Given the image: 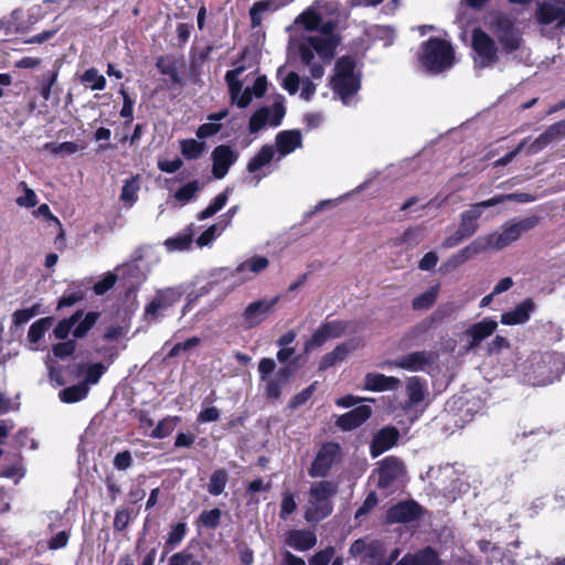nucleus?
Returning a JSON list of instances; mask_svg holds the SVG:
<instances>
[{"label":"nucleus","mask_w":565,"mask_h":565,"mask_svg":"<svg viewBox=\"0 0 565 565\" xmlns=\"http://www.w3.org/2000/svg\"><path fill=\"white\" fill-rule=\"evenodd\" d=\"M417 58L426 72L440 74L454 65L455 50L449 41L431 36L420 44Z\"/></svg>","instance_id":"f257e3e1"},{"label":"nucleus","mask_w":565,"mask_h":565,"mask_svg":"<svg viewBox=\"0 0 565 565\" xmlns=\"http://www.w3.org/2000/svg\"><path fill=\"white\" fill-rule=\"evenodd\" d=\"M338 492V486L329 480L315 482L309 490V499L305 511L308 523H318L333 512L332 498Z\"/></svg>","instance_id":"f03ea898"},{"label":"nucleus","mask_w":565,"mask_h":565,"mask_svg":"<svg viewBox=\"0 0 565 565\" xmlns=\"http://www.w3.org/2000/svg\"><path fill=\"white\" fill-rule=\"evenodd\" d=\"M343 457L341 445L330 440L321 444L317 450L315 458L308 469L311 478H326L332 468L341 462Z\"/></svg>","instance_id":"7ed1b4c3"},{"label":"nucleus","mask_w":565,"mask_h":565,"mask_svg":"<svg viewBox=\"0 0 565 565\" xmlns=\"http://www.w3.org/2000/svg\"><path fill=\"white\" fill-rule=\"evenodd\" d=\"M471 47L476 54L473 56L476 67L487 68L499 62L498 46L494 40L481 28L472 30Z\"/></svg>","instance_id":"20e7f679"},{"label":"nucleus","mask_w":565,"mask_h":565,"mask_svg":"<svg viewBox=\"0 0 565 565\" xmlns=\"http://www.w3.org/2000/svg\"><path fill=\"white\" fill-rule=\"evenodd\" d=\"M184 295L181 286L167 287L156 291L152 300L145 307V319L147 321H158L163 312L174 307Z\"/></svg>","instance_id":"39448f33"},{"label":"nucleus","mask_w":565,"mask_h":565,"mask_svg":"<svg viewBox=\"0 0 565 565\" xmlns=\"http://www.w3.org/2000/svg\"><path fill=\"white\" fill-rule=\"evenodd\" d=\"M285 115V97L282 95H277L270 107H259L252 114L248 122V130L250 134H256L267 124L277 127L281 124Z\"/></svg>","instance_id":"423d86ee"},{"label":"nucleus","mask_w":565,"mask_h":565,"mask_svg":"<svg viewBox=\"0 0 565 565\" xmlns=\"http://www.w3.org/2000/svg\"><path fill=\"white\" fill-rule=\"evenodd\" d=\"M279 300L280 296H275L270 299L263 298L250 302L241 316L243 328L250 330L260 326L273 315Z\"/></svg>","instance_id":"0eeeda50"},{"label":"nucleus","mask_w":565,"mask_h":565,"mask_svg":"<svg viewBox=\"0 0 565 565\" xmlns=\"http://www.w3.org/2000/svg\"><path fill=\"white\" fill-rule=\"evenodd\" d=\"M437 354L431 351H414L396 360H387L382 366L398 367L409 372H427L436 362Z\"/></svg>","instance_id":"6e6552de"},{"label":"nucleus","mask_w":565,"mask_h":565,"mask_svg":"<svg viewBox=\"0 0 565 565\" xmlns=\"http://www.w3.org/2000/svg\"><path fill=\"white\" fill-rule=\"evenodd\" d=\"M373 473L377 475L376 488L387 490L405 475V465L399 458L387 456L379 462Z\"/></svg>","instance_id":"1a4fd4ad"},{"label":"nucleus","mask_w":565,"mask_h":565,"mask_svg":"<svg viewBox=\"0 0 565 565\" xmlns=\"http://www.w3.org/2000/svg\"><path fill=\"white\" fill-rule=\"evenodd\" d=\"M349 327V322L344 320H332L322 322L319 328L308 339L303 349L310 352L317 348L322 347L329 339H337L342 337Z\"/></svg>","instance_id":"9d476101"},{"label":"nucleus","mask_w":565,"mask_h":565,"mask_svg":"<svg viewBox=\"0 0 565 565\" xmlns=\"http://www.w3.org/2000/svg\"><path fill=\"white\" fill-rule=\"evenodd\" d=\"M492 25L499 43L507 53H512L521 46L522 39L508 17L500 15L495 18Z\"/></svg>","instance_id":"9b49d317"},{"label":"nucleus","mask_w":565,"mask_h":565,"mask_svg":"<svg viewBox=\"0 0 565 565\" xmlns=\"http://www.w3.org/2000/svg\"><path fill=\"white\" fill-rule=\"evenodd\" d=\"M424 508L415 500L397 502L387 510L390 523H409L424 515Z\"/></svg>","instance_id":"f8f14e48"},{"label":"nucleus","mask_w":565,"mask_h":565,"mask_svg":"<svg viewBox=\"0 0 565 565\" xmlns=\"http://www.w3.org/2000/svg\"><path fill=\"white\" fill-rule=\"evenodd\" d=\"M211 159L213 177L223 179L230 168L237 161L238 153L227 145H220L213 149Z\"/></svg>","instance_id":"ddd939ff"},{"label":"nucleus","mask_w":565,"mask_h":565,"mask_svg":"<svg viewBox=\"0 0 565 565\" xmlns=\"http://www.w3.org/2000/svg\"><path fill=\"white\" fill-rule=\"evenodd\" d=\"M180 66H182V60L172 54L161 55L156 60V67L159 73L169 77L166 82L169 89L175 86L183 87L185 85V81L179 73Z\"/></svg>","instance_id":"4468645a"},{"label":"nucleus","mask_w":565,"mask_h":565,"mask_svg":"<svg viewBox=\"0 0 565 565\" xmlns=\"http://www.w3.org/2000/svg\"><path fill=\"white\" fill-rule=\"evenodd\" d=\"M565 138V119L556 121L548 126L533 142L526 148V154L532 156L545 149L548 145Z\"/></svg>","instance_id":"2eb2a0df"},{"label":"nucleus","mask_w":565,"mask_h":565,"mask_svg":"<svg viewBox=\"0 0 565 565\" xmlns=\"http://www.w3.org/2000/svg\"><path fill=\"white\" fill-rule=\"evenodd\" d=\"M399 438V431L395 426H386L376 431L370 445V455L376 458L393 448Z\"/></svg>","instance_id":"dca6fc26"},{"label":"nucleus","mask_w":565,"mask_h":565,"mask_svg":"<svg viewBox=\"0 0 565 565\" xmlns=\"http://www.w3.org/2000/svg\"><path fill=\"white\" fill-rule=\"evenodd\" d=\"M372 415V408L367 405H360L340 415L335 422L342 431H350L364 424Z\"/></svg>","instance_id":"f3484780"},{"label":"nucleus","mask_w":565,"mask_h":565,"mask_svg":"<svg viewBox=\"0 0 565 565\" xmlns=\"http://www.w3.org/2000/svg\"><path fill=\"white\" fill-rule=\"evenodd\" d=\"M360 345V341L355 339L348 340L338 344L331 352L326 353L319 362V371H326L339 362H342L347 356Z\"/></svg>","instance_id":"a211bd4d"},{"label":"nucleus","mask_w":565,"mask_h":565,"mask_svg":"<svg viewBox=\"0 0 565 565\" xmlns=\"http://www.w3.org/2000/svg\"><path fill=\"white\" fill-rule=\"evenodd\" d=\"M497 328L498 322L493 318H484L471 324L466 331V334L470 338L469 348L475 349L479 347L483 340L495 332Z\"/></svg>","instance_id":"6ab92c4d"},{"label":"nucleus","mask_w":565,"mask_h":565,"mask_svg":"<svg viewBox=\"0 0 565 565\" xmlns=\"http://www.w3.org/2000/svg\"><path fill=\"white\" fill-rule=\"evenodd\" d=\"M535 310V302L531 298L518 303L513 310L501 315V323L507 326L523 324L529 321L531 313Z\"/></svg>","instance_id":"aec40b11"},{"label":"nucleus","mask_w":565,"mask_h":565,"mask_svg":"<svg viewBox=\"0 0 565 565\" xmlns=\"http://www.w3.org/2000/svg\"><path fill=\"white\" fill-rule=\"evenodd\" d=\"M395 565H443L438 553L426 546L415 553H406Z\"/></svg>","instance_id":"412c9836"},{"label":"nucleus","mask_w":565,"mask_h":565,"mask_svg":"<svg viewBox=\"0 0 565 565\" xmlns=\"http://www.w3.org/2000/svg\"><path fill=\"white\" fill-rule=\"evenodd\" d=\"M23 10L17 8L8 15L2 17L0 19V32L6 36L26 33L30 30V25L23 21Z\"/></svg>","instance_id":"4be33fe9"},{"label":"nucleus","mask_w":565,"mask_h":565,"mask_svg":"<svg viewBox=\"0 0 565 565\" xmlns=\"http://www.w3.org/2000/svg\"><path fill=\"white\" fill-rule=\"evenodd\" d=\"M482 209L486 207L482 205L481 201L472 204L469 210H466L460 214V223L457 230L460 231L463 236L470 238L477 233L479 228L478 220L482 214Z\"/></svg>","instance_id":"5701e85b"},{"label":"nucleus","mask_w":565,"mask_h":565,"mask_svg":"<svg viewBox=\"0 0 565 565\" xmlns=\"http://www.w3.org/2000/svg\"><path fill=\"white\" fill-rule=\"evenodd\" d=\"M331 86L343 104L348 105L361 87L360 77H332Z\"/></svg>","instance_id":"b1692460"},{"label":"nucleus","mask_w":565,"mask_h":565,"mask_svg":"<svg viewBox=\"0 0 565 565\" xmlns=\"http://www.w3.org/2000/svg\"><path fill=\"white\" fill-rule=\"evenodd\" d=\"M401 384L399 379L382 373L369 372L364 377V390L371 392L394 391Z\"/></svg>","instance_id":"393cba45"},{"label":"nucleus","mask_w":565,"mask_h":565,"mask_svg":"<svg viewBox=\"0 0 565 565\" xmlns=\"http://www.w3.org/2000/svg\"><path fill=\"white\" fill-rule=\"evenodd\" d=\"M286 544L297 551H308L317 544V535L311 530H290Z\"/></svg>","instance_id":"a878e982"},{"label":"nucleus","mask_w":565,"mask_h":565,"mask_svg":"<svg viewBox=\"0 0 565 565\" xmlns=\"http://www.w3.org/2000/svg\"><path fill=\"white\" fill-rule=\"evenodd\" d=\"M302 145V136L300 130H282L276 136V146L280 154L286 156L294 152Z\"/></svg>","instance_id":"bb28decb"},{"label":"nucleus","mask_w":565,"mask_h":565,"mask_svg":"<svg viewBox=\"0 0 565 565\" xmlns=\"http://www.w3.org/2000/svg\"><path fill=\"white\" fill-rule=\"evenodd\" d=\"M194 237V224L191 223L182 232L164 241V246L170 252L185 250L190 248Z\"/></svg>","instance_id":"cd10ccee"},{"label":"nucleus","mask_w":565,"mask_h":565,"mask_svg":"<svg viewBox=\"0 0 565 565\" xmlns=\"http://www.w3.org/2000/svg\"><path fill=\"white\" fill-rule=\"evenodd\" d=\"M307 42L324 60H331L334 55L338 41L334 38H323L320 35H312L307 38Z\"/></svg>","instance_id":"c85d7f7f"},{"label":"nucleus","mask_w":565,"mask_h":565,"mask_svg":"<svg viewBox=\"0 0 565 565\" xmlns=\"http://www.w3.org/2000/svg\"><path fill=\"white\" fill-rule=\"evenodd\" d=\"M563 13V8L556 7L550 2H540L535 11V19L542 25H548L558 20Z\"/></svg>","instance_id":"c756f323"},{"label":"nucleus","mask_w":565,"mask_h":565,"mask_svg":"<svg viewBox=\"0 0 565 565\" xmlns=\"http://www.w3.org/2000/svg\"><path fill=\"white\" fill-rule=\"evenodd\" d=\"M189 529L185 522H177L171 525L168 533V537L163 545V555H167L170 551L175 548L184 540Z\"/></svg>","instance_id":"7c9ffc66"},{"label":"nucleus","mask_w":565,"mask_h":565,"mask_svg":"<svg viewBox=\"0 0 565 565\" xmlns=\"http://www.w3.org/2000/svg\"><path fill=\"white\" fill-rule=\"evenodd\" d=\"M275 150L270 145H264L259 151L249 159L247 163V171L249 173H255L259 171L263 167L269 164L274 158Z\"/></svg>","instance_id":"2f4dec72"},{"label":"nucleus","mask_w":565,"mask_h":565,"mask_svg":"<svg viewBox=\"0 0 565 565\" xmlns=\"http://www.w3.org/2000/svg\"><path fill=\"white\" fill-rule=\"evenodd\" d=\"M100 313L97 311H88L83 313L82 318L73 327V337L75 340L85 338L88 332L97 323Z\"/></svg>","instance_id":"473e14b6"},{"label":"nucleus","mask_w":565,"mask_h":565,"mask_svg":"<svg viewBox=\"0 0 565 565\" xmlns=\"http://www.w3.org/2000/svg\"><path fill=\"white\" fill-rule=\"evenodd\" d=\"M83 310L78 309L76 310L72 316L67 318H63L57 322L55 328L53 329V337L56 340H68V335L72 332L73 333V327L75 323L82 318Z\"/></svg>","instance_id":"72a5a7b5"},{"label":"nucleus","mask_w":565,"mask_h":565,"mask_svg":"<svg viewBox=\"0 0 565 565\" xmlns=\"http://www.w3.org/2000/svg\"><path fill=\"white\" fill-rule=\"evenodd\" d=\"M277 9L278 4L275 0H259L254 2L249 8L252 28H257L262 24L264 12L276 11Z\"/></svg>","instance_id":"f704fd0d"},{"label":"nucleus","mask_w":565,"mask_h":565,"mask_svg":"<svg viewBox=\"0 0 565 565\" xmlns=\"http://www.w3.org/2000/svg\"><path fill=\"white\" fill-rule=\"evenodd\" d=\"M206 150V145L204 141H199L193 138L182 139L180 140V151L181 154L186 160H196L203 156Z\"/></svg>","instance_id":"c9c22d12"},{"label":"nucleus","mask_w":565,"mask_h":565,"mask_svg":"<svg viewBox=\"0 0 565 565\" xmlns=\"http://www.w3.org/2000/svg\"><path fill=\"white\" fill-rule=\"evenodd\" d=\"M140 190V177L136 174L125 180L120 192V201L127 206H132L138 200V191Z\"/></svg>","instance_id":"e433bc0d"},{"label":"nucleus","mask_w":565,"mask_h":565,"mask_svg":"<svg viewBox=\"0 0 565 565\" xmlns=\"http://www.w3.org/2000/svg\"><path fill=\"white\" fill-rule=\"evenodd\" d=\"M89 387L83 382L65 387L58 393V397L63 403L73 404L83 401L88 395Z\"/></svg>","instance_id":"4c0bfd02"},{"label":"nucleus","mask_w":565,"mask_h":565,"mask_svg":"<svg viewBox=\"0 0 565 565\" xmlns=\"http://www.w3.org/2000/svg\"><path fill=\"white\" fill-rule=\"evenodd\" d=\"M54 322L53 317H44L34 321L28 331V341L31 344H38L45 335L46 331Z\"/></svg>","instance_id":"58836bf2"},{"label":"nucleus","mask_w":565,"mask_h":565,"mask_svg":"<svg viewBox=\"0 0 565 565\" xmlns=\"http://www.w3.org/2000/svg\"><path fill=\"white\" fill-rule=\"evenodd\" d=\"M231 189L226 188L223 192L218 193L213 201L209 204L207 207H205L203 211L198 213L196 218L199 221H203L206 218L212 217L215 215L218 211H221L227 203L228 196L231 194Z\"/></svg>","instance_id":"ea45409f"},{"label":"nucleus","mask_w":565,"mask_h":565,"mask_svg":"<svg viewBox=\"0 0 565 565\" xmlns=\"http://www.w3.org/2000/svg\"><path fill=\"white\" fill-rule=\"evenodd\" d=\"M493 236H479L470 244L460 249L466 260L486 252L492 246Z\"/></svg>","instance_id":"a19ab883"},{"label":"nucleus","mask_w":565,"mask_h":565,"mask_svg":"<svg viewBox=\"0 0 565 565\" xmlns=\"http://www.w3.org/2000/svg\"><path fill=\"white\" fill-rule=\"evenodd\" d=\"M406 391L408 396V404L412 406L416 405L423 402L425 398V382L418 376H412L408 379Z\"/></svg>","instance_id":"79ce46f5"},{"label":"nucleus","mask_w":565,"mask_h":565,"mask_svg":"<svg viewBox=\"0 0 565 565\" xmlns=\"http://www.w3.org/2000/svg\"><path fill=\"white\" fill-rule=\"evenodd\" d=\"M534 200V196L530 193H510V194H498L488 200L482 201L484 207H492L504 202H519L529 203Z\"/></svg>","instance_id":"37998d69"},{"label":"nucleus","mask_w":565,"mask_h":565,"mask_svg":"<svg viewBox=\"0 0 565 565\" xmlns=\"http://www.w3.org/2000/svg\"><path fill=\"white\" fill-rule=\"evenodd\" d=\"M439 285L429 287L425 292L415 297L412 301V308L414 310H427L434 306L439 294Z\"/></svg>","instance_id":"c03bdc74"},{"label":"nucleus","mask_w":565,"mask_h":565,"mask_svg":"<svg viewBox=\"0 0 565 565\" xmlns=\"http://www.w3.org/2000/svg\"><path fill=\"white\" fill-rule=\"evenodd\" d=\"M222 519V511L218 508H214L211 510H203L196 521L195 524L198 527H204L206 530H215L220 526Z\"/></svg>","instance_id":"a18cd8bd"},{"label":"nucleus","mask_w":565,"mask_h":565,"mask_svg":"<svg viewBox=\"0 0 565 565\" xmlns=\"http://www.w3.org/2000/svg\"><path fill=\"white\" fill-rule=\"evenodd\" d=\"M521 235L522 234L520 233L518 226L515 225V223H513V224L507 226L503 230V232L501 234H499L498 236L492 235L493 238H492L491 247L501 249L505 246H509L513 242L518 241L521 237Z\"/></svg>","instance_id":"49530a36"},{"label":"nucleus","mask_w":565,"mask_h":565,"mask_svg":"<svg viewBox=\"0 0 565 565\" xmlns=\"http://www.w3.org/2000/svg\"><path fill=\"white\" fill-rule=\"evenodd\" d=\"M228 473L225 469L220 468L212 472L210 481L207 483V491L212 495H221L227 484Z\"/></svg>","instance_id":"de8ad7c7"},{"label":"nucleus","mask_w":565,"mask_h":565,"mask_svg":"<svg viewBox=\"0 0 565 565\" xmlns=\"http://www.w3.org/2000/svg\"><path fill=\"white\" fill-rule=\"evenodd\" d=\"M181 417L179 416H167L163 419L159 420L157 426L150 434V437L156 439H162L172 434L174 428L180 424Z\"/></svg>","instance_id":"09e8293b"},{"label":"nucleus","mask_w":565,"mask_h":565,"mask_svg":"<svg viewBox=\"0 0 565 565\" xmlns=\"http://www.w3.org/2000/svg\"><path fill=\"white\" fill-rule=\"evenodd\" d=\"M82 83H84L92 90H103L106 87V78L98 73L95 67L86 70L81 76Z\"/></svg>","instance_id":"8fccbe9b"},{"label":"nucleus","mask_w":565,"mask_h":565,"mask_svg":"<svg viewBox=\"0 0 565 565\" xmlns=\"http://www.w3.org/2000/svg\"><path fill=\"white\" fill-rule=\"evenodd\" d=\"M200 181L192 180L175 191L174 199L182 204H185L196 196V193L200 191Z\"/></svg>","instance_id":"3c124183"},{"label":"nucleus","mask_w":565,"mask_h":565,"mask_svg":"<svg viewBox=\"0 0 565 565\" xmlns=\"http://www.w3.org/2000/svg\"><path fill=\"white\" fill-rule=\"evenodd\" d=\"M214 47L212 45H206L201 51L194 52L192 51L190 54V71L192 74L201 73L203 64L209 58L210 54Z\"/></svg>","instance_id":"603ef678"},{"label":"nucleus","mask_w":565,"mask_h":565,"mask_svg":"<svg viewBox=\"0 0 565 565\" xmlns=\"http://www.w3.org/2000/svg\"><path fill=\"white\" fill-rule=\"evenodd\" d=\"M268 265L269 260L265 256H254L238 265L236 271L243 273L249 270L250 273L258 274L266 269Z\"/></svg>","instance_id":"864d4df0"},{"label":"nucleus","mask_w":565,"mask_h":565,"mask_svg":"<svg viewBox=\"0 0 565 565\" xmlns=\"http://www.w3.org/2000/svg\"><path fill=\"white\" fill-rule=\"evenodd\" d=\"M85 298V291L81 288L72 290L66 289L64 294L58 298L56 309L61 310L66 307H72Z\"/></svg>","instance_id":"5fc2aeb1"},{"label":"nucleus","mask_w":565,"mask_h":565,"mask_svg":"<svg viewBox=\"0 0 565 565\" xmlns=\"http://www.w3.org/2000/svg\"><path fill=\"white\" fill-rule=\"evenodd\" d=\"M168 565H203V563L195 557L189 547H185L182 551L172 554L169 558Z\"/></svg>","instance_id":"6e6d98bb"},{"label":"nucleus","mask_w":565,"mask_h":565,"mask_svg":"<svg viewBox=\"0 0 565 565\" xmlns=\"http://www.w3.org/2000/svg\"><path fill=\"white\" fill-rule=\"evenodd\" d=\"M297 510V502L295 493L286 490L281 493L279 518L287 520Z\"/></svg>","instance_id":"4d7b16f0"},{"label":"nucleus","mask_w":565,"mask_h":565,"mask_svg":"<svg viewBox=\"0 0 565 565\" xmlns=\"http://www.w3.org/2000/svg\"><path fill=\"white\" fill-rule=\"evenodd\" d=\"M355 61L350 55L341 56L335 62V75L333 77H354Z\"/></svg>","instance_id":"13d9d810"},{"label":"nucleus","mask_w":565,"mask_h":565,"mask_svg":"<svg viewBox=\"0 0 565 565\" xmlns=\"http://www.w3.org/2000/svg\"><path fill=\"white\" fill-rule=\"evenodd\" d=\"M106 371L107 366L100 362L88 364L85 371L83 383L86 386L97 384Z\"/></svg>","instance_id":"bf43d9fd"},{"label":"nucleus","mask_w":565,"mask_h":565,"mask_svg":"<svg viewBox=\"0 0 565 565\" xmlns=\"http://www.w3.org/2000/svg\"><path fill=\"white\" fill-rule=\"evenodd\" d=\"M77 348L75 339L61 340V342L52 345V352L55 358L66 359L74 354Z\"/></svg>","instance_id":"052dcab7"},{"label":"nucleus","mask_w":565,"mask_h":565,"mask_svg":"<svg viewBox=\"0 0 565 565\" xmlns=\"http://www.w3.org/2000/svg\"><path fill=\"white\" fill-rule=\"evenodd\" d=\"M316 382L303 388L301 392L294 395L288 402V408L295 411L306 404L316 391Z\"/></svg>","instance_id":"680f3d73"},{"label":"nucleus","mask_w":565,"mask_h":565,"mask_svg":"<svg viewBox=\"0 0 565 565\" xmlns=\"http://www.w3.org/2000/svg\"><path fill=\"white\" fill-rule=\"evenodd\" d=\"M300 22L307 31H317L322 22V17L313 11L308 10L299 15Z\"/></svg>","instance_id":"e2e57ef3"},{"label":"nucleus","mask_w":565,"mask_h":565,"mask_svg":"<svg viewBox=\"0 0 565 565\" xmlns=\"http://www.w3.org/2000/svg\"><path fill=\"white\" fill-rule=\"evenodd\" d=\"M119 93L122 96V107L120 110V116L126 119L125 126H129L134 119L135 100L129 96V94L124 88H121Z\"/></svg>","instance_id":"0e129e2a"},{"label":"nucleus","mask_w":565,"mask_h":565,"mask_svg":"<svg viewBox=\"0 0 565 565\" xmlns=\"http://www.w3.org/2000/svg\"><path fill=\"white\" fill-rule=\"evenodd\" d=\"M285 384L277 379H270L265 386V398L267 401H278L281 396V390Z\"/></svg>","instance_id":"69168bd1"},{"label":"nucleus","mask_w":565,"mask_h":565,"mask_svg":"<svg viewBox=\"0 0 565 565\" xmlns=\"http://www.w3.org/2000/svg\"><path fill=\"white\" fill-rule=\"evenodd\" d=\"M117 276L113 273H108L94 285L93 290L97 296H103L115 286Z\"/></svg>","instance_id":"338daca9"},{"label":"nucleus","mask_w":565,"mask_h":565,"mask_svg":"<svg viewBox=\"0 0 565 565\" xmlns=\"http://www.w3.org/2000/svg\"><path fill=\"white\" fill-rule=\"evenodd\" d=\"M333 554H334V550L332 546L321 550V551L315 553L309 558V565H328L331 562Z\"/></svg>","instance_id":"774afa93"}]
</instances>
